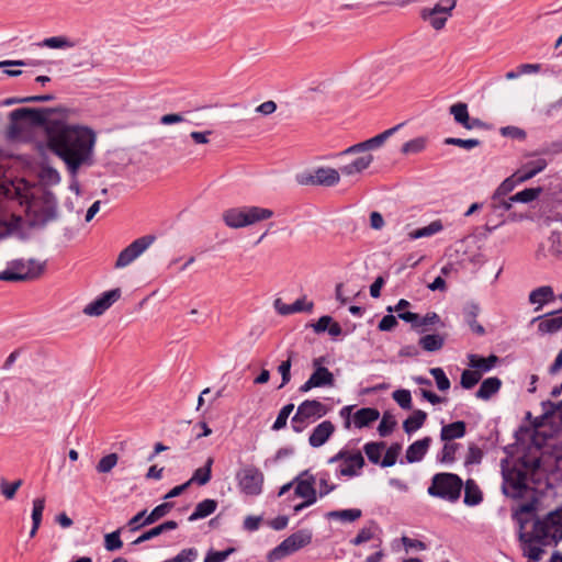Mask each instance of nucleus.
Segmentation results:
<instances>
[{
	"label": "nucleus",
	"instance_id": "1",
	"mask_svg": "<svg viewBox=\"0 0 562 562\" xmlns=\"http://www.w3.org/2000/svg\"><path fill=\"white\" fill-rule=\"evenodd\" d=\"M50 112L48 109H16L10 113V130L15 132L16 123L23 120L44 125L47 147L65 162L70 176L75 177L82 166H91L93 162L95 134L87 126L49 120Z\"/></svg>",
	"mask_w": 562,
	"mask_h": 562
},
{
	"label": "nucleus",
	"instance_id": "2",
	"mask_svg": "<svg viewBox=\"0 0 562 562\" xmlns=\"http://www.w3.org/2000/svg\"><path fill=\"white\" fill-rule=\"evenodd\" d=\"M540 465V461L535 459L531 461V465L529 467L527 462L516 463L510 469L503 470V493L506 496L513 498L524 497L528 491V477L527 471L528 469H537Z\"/></svg>",
	"mask_w": 562,
	"mask_h": 562
},
{
	"label": "nucleus",
	"instance_id": "3",
	"mask_svg": "<svg viewBox=\"0 0 562 562\" xmlns=\"http://www.w3.org/2000/svg\"><path fill=\"white\" fill-rule=\"evenodd\" d=\"M273 216L270 209L259 206L232 207L223 212L222 218L231 228H241Z\"/></svg>",
	"mask_w": 562,
	"mask_h": 562
},
{
	"label": "nucleus",
	"instance_id": "4",
	"mask_svg": "<svg viewBox=\"0 0 562 562\" xmlns=\"http://www.w3.org/2000/svg\"><path fill=\"white\" fill-rule=\"evenodd\" d=\"M46 262L36 259H16L9 263L8 269L0 272L2 281H24L38 278L45 270Z\"/></svg>",
	"mask_w": 562,
	"mask_h": 562
},
{
	"label": "nucleus",
	"instance_id": "5",
	"mask_svg": "<svg viewBox=\"0 0 562 562\" xmlns=\"http://www.w3.org/2000/svg\"><path fill=\"white\" fill-rule=\"evenodd\" d=\"M463 482L453 473H438L434 475L428 487V494L449 502H456L461 494Z\"/></svg>",
	"mask_w": 562,
	"mask_h": 562
},
{
	"label": "nucleus",
	"instance_id": "6",
	"mask_svg": "<svg viewBox=\"0 0 562 562\" xmlns=\"http://www.w3.org/2000/svg\"><path fill=\"white\" fill-rule=\"evenodd\" d=\"M533 536L539 541L562 540V505L533 524Z\"/></svg>",
	"mask_w": 562,
	"mask_h": 562
},
{
	"label": "nucleus",
	"instance_id": "7",
	"mask_svg": "<svg viewBox=\"0 0 562 562\" xmlns=\"http://www.w3.org/2000/svg\"><path fill=\"white\" fill-rule=\"evenodd\" d=\"M311 540L312 535L307 530L294 532L271 550L268 553L267 559L269 562L280 561L311 543Z\"/></svg>",
	"mask_w": 562,
	"mask_h": 562
},
{
	"label": "nucleus",
	"instance_id": "8",
	"mask_svg": "<svg viewBox=\"0 0 562 562\" xmlns=\"http://www.w3.org/2000/svg\"><path fill=\"white\" fill-rule=\"evenodd\" d=\"M240 492L248 496H257L262 492L263 473L255 465H246L236 474Z\"/></svg>",
	"mask_w": 562,
	"mask_h": 562
},
{
	"label": "nucleus",
	"instance_id": "9",
	"mask_svg": "<svg viewBox=\"0 0 562 562\" xmlns=\"http://www.w3.org/2000/svg\"><path fill=\"white\" fill-rule=\"evenodd\" d=\"M29 207L38 222L47 223L56 218L57 199L52 192L44 191L40 196L33 198Z\"/></svg>",
	"mask_w": 562,
	"mask_h": 562
},
{
	"label": "nucleus",
	"instance_id": "10",
	"mask_svg": "<svg viewBox=\"0 0 562 562\" xmlns=\"http://www.w3.org/2000/svg\"><path fill=\"white\" fill-rule=\"evenodd\" d=\"M341 461L338 473L342 476H356L364 465V458L360 451L340 450L334 457L329 458L328 463H337Z\"/></svg>",
	"mask_w": 562,
	"mask_h": 562
},
{
	"label": "nucleus",
	"instance_id": "11",
	"mask_svg": "<svg viewBox=\"0 0 562 562\" xmlns=\"http://www.w3.org/2000/svg\"><path fill=\"white\" fill-rule=\"evenodd\" d=\"M155 236L146 235L135 239L131 245L124 248L115 262V268L122 269L136 260L154 243Z\"/></svg>",
	"mask_w": 562,
	"mask_h": 562
},
{
	"label": "nucleus",
	"instance_id": "12",
	"mask_svg": "<svg viewBox=\"0 0 562 562\" xmlns=\"http://www.w3.org/2000/svg\"><path fill=\"white\" fill-rule=\"evenodd\" d=\"M403 125H404L403 123L397 124L394 127H391V128H389V130H386V131L375 135L374 137H372L370 139H367L364 142H361V143H358L356 145H352V146L348 147L347 149L342 150L339 154V157L344 158V157H347V156H350V155H353V154H359V153H363V151H367V150L379 148L392 135H394Z\"/></svg>",
	"mask_w": 562,
	"mask_h": 562
},
{
	"label": "nucleus",
	"instance_id": "13",
	"mask_svg": "<svg viewBox=\"0 0 562 562\" xmlns=\"http://www.w3.org/2000/svg\"><path fill=\"white\" fill-rule=\"evenodd\" d=\"M328 409L325 404L316 400H306L302 402L292 417L293 423L303 424L305 422H314L327 414Z\"/></svg>",
	"mask_w": 562,
	"mask_h": 562
},
{
	"label": "nucleus",
	"instance_id": "14",
	"mask_svg": "<svg viewBox=\"0 0 562 562\" xmlns=\"http://www.w3.org/2000/svg\"><path fill=\"white\" fill-rule=\"evenodd\" d=\"M340 181L339 170L329 167H319L312 175L299 180L302 184L334 187Z\"/></svg>",
	"mask_w": 562,
	"mask_h": 562
},
{
	"label": "nucleus",
	"instance_id": "15",
	"mask_svg": "<svg viewBox=\"0 0 562 562\" xmlns=\"http://www.w3.org/2000/svg\"><path fill=\"white\" fill-rule=\"evenodd\" d=\"M321 359H315L313 366L314 372L308 380L300 386V392L306 393L314 387L333 386L335 379L333 373L325 367L319 364Z\"/></svg>",
	"mask_w": 562,
	"mask_h": 562
},
{
	"label": "nucleus",
	"instance_id": "16",
	"mask_svg": "<svg viewBox=\"0 0 562 562\" xmlns=\"http://www.w3.org/2000/svg\"><path fill=\"white\" fill-rule=\"evenodd\" d=\"M315 476L308 470L294 477V494L307 499V504H314L317 499L315 490Z\"/></svg>",
	"mask_w": 562,
	"mask_h": 562
},
{
	"label": "nucleus",
	"instance_id": "17",
	"mask_svg": "<svg viewBox=\"0 0 562 562\" xmlns=\"http://www.w3.org/2000/svg\"><path fill=\"white\" fill-rule=\"evenodd\" d=\"M121 296L120 289H113L104 292L101 296L89 303L85 308L83 313L89 316L102 315L113 303H115Z\"/></svg>",
	"mask_w": 562,
	"mask_h": 562
},
{
	"label": "nucleus",
	"instance_id": "18",
	"mask_svg": "<svg viewBox=\"0 0 562 562\" xmlns=\"http://www.w3.org/2000/svg\"><path fill=\"white\" fill-rule=\"evenodd\" d=\"M538 321V330L541 334H554L558 333L562 328V308L548 313L543 316H539L533 319V322Z\"/></svg>",
	"mask_w": 562,
	"mask_h": 562
},
{
	"label": "nucleus",
	"instance_id": "19",
	"mask_svg": "<svg viewBox=\"0 0 562 562\" xmlns=\"http://www.w3.org/2000/svg\"><path fill=\"white\" fill-rule=\"evenodd\" d=\"M335 426L330 420H324L318 424L308 438V443L313 448L322 447L334 434Z\"/></svg>",
	"mask_w": 562,
	"mask_h": 562
},
{
	"label": "nucleus",
	"instance_id": "20",
	"mask_svg": "<svg viewBox=\"0 0 562 562\" xmlns=\"http://www.w3.org/2000/svg\"><path fill=\"white\" fill-rule=\"evenodd\" d=\"M372 161L373 156L371 154H364L362 156L356 157L350 162L341 165L339 167V171L346 177H352L368 169Z\"/></svg>",
	"mask_w": 562,
	"mask_h": 562
},
{
	"label": "nucleus",
	"instance_id": "21",
	"mask_svg": "<svg viewBox=\"0 0 562 562\" xmlns=\"http://www.w3.org/2000/svg\"><path fill=\"white\" fill-rule=\"evenodd\" d=\"M548 166V161L544 158H536L524 162L517 170V177L519 181H527Z\"/></svg>",
	"mask_w": 562,
	"mask_h": 562
},
{
	"label": "nucleus",
	"instance_id": "22",
	"mask_svg": "<svg viewBox=\"0 0 562 562\" xmlns=\"http://www.w3.org/2000/svg\"><path fill=\"white\" fill-rule=\"evenodd\" d=\"M498 357L495 355H490L484 358L477 355H469V367L479 372L482 376L483 373L491 371L495 364L498 362Z\"/></svg>",
	"mask_w": 562,
	"mask_h": 562
},
{
	"label": "nucleus",
	"instance_id": "23",
	"mask_svg": "<svg viewBox=\"0 0 562 562\" xmlns=\"http://www.w3.org/2000/svg\"><path fill=\"white\" fill-rule=\"evenodd\" d=\"M431 442L430 437H425L423 439L416 440L413 442L406 450V460L409 463L418 462L420 461L424 456L426 454L429 446Z\"/></svg>",
	"mask_w": 562,
	"mask_h": 562
},
{
	"label": "nucleus",
	"instance_id": "24",
	"mask_svg": "<svg viewBox=\"0 0 562 562\" xmlns=\"http://www.w3.org/2000/svg\"><path fill=\"white\" fill-rule=\"evenodd\" d=\"M177 527H178L177 521L167 520V521L143 532L137 539H135L133 541V544H140L145 541L151 540V539L160 536L161 533H164L166 531L175 530Z\"/></svg>",
	"mask_w": 562,
	"mask_h": 562
},
{
	"label": "nucleus",
	"instance_id": "25",
	"mask_svg": "<svg viewBox=\"0 0 562 562\" xmlns=\"http://www.w3.org/2000/svg\"><path fill=\"white\" fill-rule=\"evenodd\" d=\"M501 386L502 381L497 376L487 378L481 383L475 396L487 401L499 391Z\"/></svg>",
	"mask_w": 562,
	"mask_h": 562
},
{
	"label": "nucleus",
	"instance_id": "26",
	"mask_svg": "<svg viewBox=\"0 0 562 562\" xmlns=\"http://www.w3.org/2000/svg\"><path fill=\"white\" fill-rule=\"evenodd\" d=\"M465 435V423L458 420L442 426L440 431V439L442 441H451L453 439L462 438Z\"/></svg>",
	"mask_w": 562,
	"mask_h": 562
},
{
	"label": "nucleus",
	"instance_id": "27",
	"mask_svg": "<svg viewBox=\"0 0 562 562\" xmlns=\"http://www.w3.org/2000/svg\"><path fill=\"white\" fill-rule=\"evenodd\" d=\"M380 413L376 408H360L353 415V423L357 428H363L379 419Z\"/></svg>",
	"mask_w": 562,
	"mask_h": 562
},
{
	"label": "nucleus",
	"instance_id": "28",
	"mask_svg": "<svg viewBox=\"0 0 562 562\" xmlns=\"http://www.w3.org/2000/svg\"><path fill=\"white\" fill-rule=\"evenodd\" d=\"M38 45L52 49H69L76 47L78 45V41L71 40L64 35H59L47 37L43 40Z\"/></svg>",
	"mask_w": 562,
	"mask_h": 562
},
{
	"label": "nucleus",
	"instance_id": "29",
	"mask_svg": "<svg viewBox=\"0 0 562 562\" xmlns=\"http://www.w3.org/2000/svg\"><path fill=\"white\" fill-rule=\"evenodd\" d=\"M217 508V502L215 499L206 498L200 502L194 512L188 517L189 521H195L199 519L206 518L212 515Z\"/></svg>",
	"mask_w": 562,
	"mask_h": 562
},
{
	"label": "nucleus",
	"instance_id": "30",
	"mask_svg": "<svg viewBox=\"0 0 562 562\" xmlns=\"http://www.w3.org/2000/svg\"><path fill=\"white\" fill-rule=\"evenodd\" d=\"M443 229V224L440 220L432 221L429 225L425 227L417 228L415 231H412L408 233V238L411 240L424 238V237H430L432 235H436L440 233Z\"/></svg>",
	"mask_w": 562,
	"mask_h": 562
},
{
	"label": "nucleus",
	"instance_id": "31",
	"mask_svg": "<svg viewBox=\"0 0 562 562\" xmlns=\"http://www.w3.org/2000/svg\"><path fill=\"white\" fill-rule=\"evenodd\" d=\"M464 504L475 506L482 502V492L473 480H468L464 484Z\"/></svg>",
	"mask_w": 562,
	"mask_h": 562
},
{
	"label": "nucleus",
	"instance_id": "32",
	"mask_svg": "<svg viewBox=\"0 0 562 562\" xmlns=\"http://www.w3.org/2000/svg\"><path fill=\"white\" fill-rule=\"evenodd\" d=\"M427 414L424 411L416 409L403 423V428L406 434H412L418 430L425 423Z\"/></svg>",
	"mask_w": 562,
	"mask_h": 562
},
{
	"label": "nucleus",
	"instance_id": "33",
	"mask_svg": "<svg viewBox=\"0 0 562 562\" xmlns=\"http://www.w3.org/2000/svg\"><path fill=\"white\" fill-rule=\"evenodd\" d=\"M553 290L551 286H540L529 294V301L531 304H538L541 307L544 303L553 300Z\"/></svg>",
	"mask_w": 562,
	"mask_h": 562
},
{
	"label": "nucleus",
	"instance_id": "34",
	"mask_svg": "<svg viewBox=\"0 0 562 562\" xmlns=\"http://www.w3.org/2000/svg\"><path fill=\"white\" fill-rule=\"evenodd\" d=\"M423 20L427 21L435 30H441L448 20V16L442 13H432V8H425L420 11Z\"/></svg>",
	"mask_w": 562,
	"mask_h": 562
},
{
	"label": "nucleus",
	"instance_id": "35",
	"mask_svg": "<svg viewBox=\"0 0 562 562\" xmlns=\"http://www.w3.org/2000/svg\"><path fill=\"white\" fill-rule=\"evenodd\" d=\"M361 515H362L361 509L350 508V509L328 512L326 514V517L328 519H338L341 521L352 522V521L359 519L361 517Z\"/></svg>",
	"mask_w": 562,
	"mask_h": 562
},
{
	"label": "nucleus",
	"instance_id": "36",
	"mask_svg": "<svg viewBox=\"0 0 562 562\" xmlns=\"http://www.w3.org/2000/svg\"><path fill=\"white\" fill-rule=\"evenodd\" d=\"M213 458H209L205 465L194 471L192 477L188 481L191 483L195 482L199 485H205L211 480Z\"/></svg>",
	"mask_w": 562,
	"mask_h": 562
},
{
	"label": "nucleus",
	"instance_id": "37",
	"mask_svg": "<svg viewBox=\"0 0 562 562\" xmlns=\"http://www.w3.org/2000/svg\"><path fill=\"white\" fill-rule=\"evenodd\" d=\"M443 344H445L443 337L438 334L426 335L419 339V346L424 350L430 351V352L440 350L442 348Z\"/></svg>",
	"mask_w": 562,
	"mask_h": 562
},
{
	"label": "nucleus",
	"instance_id": "38",
	"mask_svg": "<svg viewBox=\"0 0 562 562\" xmlns=\"http://www.w3.org/2000/svg\"><path fill=\"white\" fill-rule=\"evenodd\" d=\"M449 113L453 116L454 122L464 126L468 122L469 111L467 103L458 102L449 108Z\"/></svg>",
	"mask_w": 562,
	"mask_h": 562
},
{
	"label": "nucleus",
	"instance_id": "39",
	"mask_svg": "<svg viewBox=\"0 0 562 562\" xmlns=\"http://www.w3.org/2000/svg\"><path fill=\"white\" fill-rule=\"evenodd\" d=\"M522 181L518 180L517 171L512 175L510 177L506 178L496 189L495 193V200L502 196H506L509 192L514 190V188L521 183Z\"/></svg>",
	"mask_w": 562,
	"mask_h": 562
},
{
	"label": "nucleus",
	"instance_id": "40",
	"mask_svg": "<svg viewBox=\"0 0 562 562\" xmlns=\"http://www.w3.org/2000/svg\"><path fill=\"white\" fill-rule=\"evenodd\" d=\"M172 507L171 503H162L156 506L144 519L143 525H151L166 516Z\"/></svg>",
	"mask_w": 562,
	"mask_h": 562
},
{
	"label": "nucleus",
	"instance_id": "41",
	"mask_svg": "<svg viewBox=\"0 0 562 562\" xmlns=\"http://www.w3.org/2000/svg\"><path fill=\"white\" fill-rule=\"evenodd\" d=\"M23 481L16 480L12 483H9L5 479L0 480V493L5 499H13L18 490L22 486Z\"/></svg>",
	"mask_w": 562,
	"mask_h": 562
},
{
	"label": "nucleus",
	"instance_id": "42",
	"mask_svg": "<svg viewBox=\"0 0 562 562\" xmlns=\"http://www.w3.org/2000/svg\"><path fill=\"white\" fill-rule=\"evenodd\" d=\"M119 456L116 453H109L100 459L95 465L98 473H110L117 464Z\"/></svg>",
	"mask_w": 562,
	"mask_h": 562
},
{
	"label": "nucleus",
	"instance_id": "43",
	"mask_svg": "<svg viewBox=\"0 0 562 562\" xmlns=\"http://www.w3.org/2000/svg\"><path fill=\"white\" fill-rule=\"evenodd\" d=\"M541 188H528L520 192H517L516 194L510 196V201L520 202V203H529L533 200H536L539 194L541 193Z\"/></svg>",
	"mask_w": 562,
	"mask_h": 562
},
{
	"label": "nucleus",
	"instance_id": "44",
	"mask_svg": "<svg viewBox=\"0 0 562 562\" xmlns=\"http://www.w3.org/2000/svg\"><path fill=\"white\" fill-rule=\"evenodd\" d=\"M385 445L383 442H368L363 450L370 462L378 464L380 463L381 453L384 449Z\"/></svg>",
	"mask_w": 562,
	"mask_h": 562
},
{
	"label": "nucleus",
	"instance_id": "45",
	"mask_svg": "<svg viewBox=\"0 0 562 562\" xmlns=\"http://www.w3.org/2000/svg\"><path fill=\"white\" fill-rule=\"evenodd\" d=\"M548 251L553 256L562 255V233L552 231L547 240Z\"/></svg>",
	"mask_w": 562,
	"mask_h": 562
},
{
	"label": "nucleus",
	"instance_id": "46",
	"mask_svg": "<svg viewBox=\"0 0 562 562\" xmlns=\"http://www.w3.org/2000/svg\"><path fill=\"white\" fill-rule=\"evenodd\" d=\"M429 373L436 381V385L439 391H447L450 389V380L446 375L445 371L441 368H431Z\"/></svg>",
	"mask_w": 562,
	"mask_h": 562
},
{
	"label": "nucleus",
	"instance_id": "47",
	"mask_svg": "<svg viewBox=\"0 0 562 562\" xmlns=\"http://www.w3.org/2000/svg\"><path fill=\"white\" fill-rule=\"evenodd\" d=\"M426 147V138L425 137H417L412 140L406 142L402 146V153L405 155L408 154H418Z\"/></svg>",
	"mask_w": 562,
	"mask_h": 562
},
{
	"label": "nucleus",
	"instance_id": "48",
	"mask_svg": "<svg viewBox=\"0 0 562 562\" xmlns=\"http://www.w3.org/2000/svg\"><path fill=\"white\" fill-rule=\"evenodd\" d=\"M294 409V404H286L284 405L278 416H277V419L274 420L273 425H272V429L273 430H280L282 428H284L286 426V422H288V418L290 416V414L293 412Z\"/></svg>",
	"mask_w": 562,
	"mask_h": 562
},
{
	"label": "nucleus",
	"instance_id": "49",
	"mask_svg": "<svg viewBox=\"0 0 562 562\" xmlns=\"http://www.w3.org/2000/svg\"><path fill=\"white\" fill-rule=\"evenodd\" d=\"M481 375L475 370H464L461 373L460 384L463 389L470 390L479 383Z\"/></svg>",
	"mask_w": 562,
	"mask_h": 562
},
{
	"label": "nucleus",
	"instance_id": "50",
	"mask_svg": "<svg viewBox=\"0 0 562 562\" xmlns=\"http://www.w3.org/2000/svg\"><path fill=\"white\" fill-rule=\"evenodd\" d=\"M393 400L404 409L412 408V395L408 390H396L392 394Z\"/></svg>",
	"mask_w": 562,
	"mask_h": 562
},
{
	"label": "nucleus",
	"instance_id": "51",
	"mask_svg": "<svg viewBox=\"0 0 562 562\" xmlns=\"http://www.w3.org/2000/svg\"><path fill=\"white\" fill-rule=\"evenodd\" d=\"M234 552L235 548H228L224 551L209 550L203 562H224Z\"/></svg>",
	"mask_w": 562,
	"mask_h": 562
},
{
	"label": "nucleus",
	"instance_id": "52",
	"mask_svg": "<svg viewBox=\"0 0 562 562\" xmlns=\"http://www.w3.org/2000/svg\"><path fill=\"white\" fill-rule=\"evenodd\" d=\"M123 542L120 538V530H115L104 537V547L108 551H116L121 549Z\"/></svg>",
	"mask_w": 562,
	"mask_h": 562
},
{
	"label": "nucleus",
	"instance_id": "53",
	"mask_svg": "<svg viewBox=\"0 0 562 562\" xmlns=\"http://www.w3.org/2000/svg\"><path fill=\"white\" fill-rule=\"evenodd\" d=\"M445 144L462 147L465 149H472L474 147L480 146L481 142L475 138L462 139L456 137H448L445 139Z\"/></svg>",
	"mask_w": 562,
	"mask_h": 562
},
{
	"label": "nucleus",
	"instance_id": "54",
	"mask_svg": "<svg viewBox=\"0 0 562 562\" xmlns=\"http://www.w3.org/2000/svg\"><path fill=\"white\" fill-rule=\"evenodd\" d=\"M513 203L514 201H510V196H502L495 200V193L492 195L491 199V207L493 209L494 212H501V214L508 211L512 207Z\"/></svg>",
	"mask_w": 562,
	"mask_h": 562
},
{
	"label": "nucleus",
	"instance_id": "55",
	"mask_svg": "<svg viewBox=\"0 0 562 562\" xmlns=\"http://www.w3.org/2000/svg\"><path fill=\"white\" fill-rule=\"evenodd\" d=\"M33 508H32V522H35V526L37 524H42V517L43 512L45 508V498L44 497H37L33 499Z\"/></svg>",
	"mask_w": 562,
	"mask_h": 562
},
{
	"label": "nucleus",
	"instance_id": "56",
	"mask_svg": "<svg viewBox=\"0 0 562 562\" xmlns=\"http://www.w3.org/2000/svg\"><path fill=\"white\" fill-rule=\"evenodd\" d=\"M441 454H440V461L443 463H450L454 460L456 452L459 448L458 443H452L450 441H445Z\"/></svg>",
	"mask_w": 562,
	"mask_h": 562
},
{
	"label": "nucleus",
	"instance_id": "57",
	"mask_svg": "<svg viewBox=\"0 0 562 562\" xmlns=\"http://www.w3.org/2000/svg\"><path fill=\"white\" fill-rule=\"evenodd\" d=\"M41 178L44 183L50 184V186H54V184H57L60 182L59 172L55 168H52V167L43 168V170L41 172Z\"/></svg>",
	"mask_w": 562,
	"mask_h": 562
},
{
	"label": "nucleus",
	"instance_id": "58",
	"mask_svg": "<svg viewBox=\"0 0 562 562\" xmlns=\"http://www.w3.org/2000/svg\"><path fill=\"white\" fill-rule=\"evenodd\" d=\"M395 425H396V422L392 416L386 415V414L383 415V417L380 422V425L378 427L379 435L381 437L389 436L392 432Z\"/></svg>",
	"mask_w": 562,
	"mask_h": 562
},
{
	"label": "nucleus",
	"instance_id": "59",
	"mask_svg": "<svg viewBox=\"0 0 562 562\" xmlns=\"http://www.w3.org/2000/svg\"><path fill=\"white\" fill-rule=\"evenodd\" d=\"M456 5L457 0H440L432 8V13H442L449 18Z\"/></svg>",
	"mask_w": 562,
	"mask_h": 562
},
{
	"label": "nucleus",
	"instance_id": "60",
	"mask_svg": "<svg viewBox=\"0 0 562 562\" xmlns=\"http://www.w3.org/2000/svg\"><path fill=\"white\" fill-rule=\"evenodd\" d=\"M291 359L289 358L285 361H282L278 367V372L282 376V382L278 386V389L284 387L291 381Z\"/></svg>",
	"mask_w": 562,
	"mask_h": 562
},
{
	"label": "nucleus",
	"instance_id": "61",
	"mask_svg": "<svg viewBox=\"0 0 562 562\" xmlns=\"http://www.w3.org/2000/svg\"><path fill=\"white\" fill-rule=\"evenodd\" d=\"M479 313H480V307L475 303H470L464 307V311H463L464 319L469 326H471V324L477 323L476 317L479 316Z\"/></svg>",
	"mask_w": 562,
	"mask_h": 562
},
{
	"label": "nucleus",
	"instance_id": "62",
	"mask_svg": "<svg viewBox=\"0 0 562 562\" xmlns=\"http://www.w3.org/2000/svg\"><path fill=\"white\" fill-rule=\"evenodd\" d=\"M373 538V532L370 528H362L358 535L350 541L353 546H360L370 541Z\"/></svg>",
	"mask_w": 562,
	"mask_h": 562
},
{
	"label": "nucleus",
	"instance_id": "63",
	"mask_svg": "<svg viewBox=\"0 0 562 562\" xmlns=\"http://www.w3.org/2000/svg\"><path fill=\"white\" fill-rule=\"evenodd\" d=\"M397 325V319L393 315H385L379 323L378 328L381 331H390Z\"/></svg>",
	"mask_w": 562,
	"mask_h": 562
},
{
	"label": "nucleus",
	"instance_id": "64",
	"mask_svg": "<svg viewBox=\"0 0 562 562\" xmlns=\"http://www.w3.org/2000/svg\"><path fill=\"white\" fill-rule=\"evenodd\" d=\"M483 457L482 450L474 445H471L468 450L467 462L468 463H480Z\"/></svg>",
	"mask_w": 562,
	"mask_h": 562
}]
</instances>
